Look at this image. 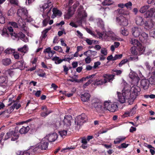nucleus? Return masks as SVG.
Returning a JSON list of instances; mask_svg holds the SVG:
<instances>
[{
	"label": "nucleus",
	"mask_w": 155,
	"mask_h": 155,
	"mask_svg": "<svg viewBox=\"0 0 155 155\" xmlns=\"http://www.w3.org/2000/svg\"><path fill=\"white\" fill-rule=\"evenodd\" d=\"M74 11H72L71 8H70L68 11L67 13L64 15V18H65L69 19L74 14Z\"/></svg>",
	"instance_id": "obj_24"
},
{
	"label": "nucleus",
	"mask_w": 155,
	"mask_h": 155,
	"mask_svg": "<svg viewBox=\"0 0 155 155\" xmlns=\"http://www.w3.org/2000/svg\"><path fill=\"white\" fill-rule=\"evenodd\" d=\"M128 61L127 59H125L122 60L120 63L119 64V66L121 67L122 65L126 63Z\"/></svg>",
	"instance_id": "obj_56"
},
{
	"label": "nucleus",
	"mask_w": 155,
	"mask_h": 155,
	"mask_svg": "<svg viewBox=\"0 0 155 155\" xmlns=\"http://www.w3.org/2000/svg\"><path fill=\"white\" fill-rule=\"evenodd\" d=\"M28 49L27 47L25 45L23 47L18 48V51L24 53H26L28 51Z\"/></svg>",
	"instance_id": "obj_37"
},
{
	"label": "nucleus",
	"mask_w": 155,
	"mask_h": 155,
	"mask_svg": "<svg viewBox=\"0 0 155 155\" xmlns=\"http://www.w3.org/2000/svg\"><path fill=\"white\" fill-rule=\"evenodd\" d=\"M130 43L136 47H137L140 44L137 40L134 38H132L130 41Z\"/></svg>",
	"instance_id": "obj_32"
},
{
	"label": "nucleus",
	"mask_w": 155,
	"mask_h": 155,
	"mask_svg": "<svg viewBox=\"0 0 155 155\" xmlns=\"http://www.w3.org/2000/svg\"><path fill=\"white\" fill-rule=\"evenodd\" d=\"M121 33L124 35H127L128 34V32L125 28H123L121 31Z\"/></svg>",
	"instance_id": "obj_44"
},
{
	"label": "nucleus",
	"mask_w": 155,
	"mask_h": 155,
	"mask_svg": "<svg viewBox=\"0 0 155 155\" xmlns=\"http://www.w3.org/2000/svg\"><path fill=\"white\" fill-rule=\"evenodd\" d=\"M9 24L14 28H18V24L15 22L13 21L10 22H9Z\"/></svg>",
	"instance_id": "obj_58"
},
{
	"label": "nucleus",
	"mask_w": 155,
	"mask_h": 155,
	"mask_svg": "<svg viewBox=\"0 0 155 155\" xmlns=\"http://www.w3.org/2000/svg\"><path fill=\"white\" fill-rule=\"evenodd\" d=\"M102 4L104 5H111L113 2L110 0H103L101 1Z\"/></svg>",
	"instance_id": "obj_40"
},
{
	"label": "nucleus",
	"mask_w": 155,
	"mask_h": 155,
	"mask_svg": "<svg viewBox=\"0 0 155 155\" xmlns=\"http://www.w3.org/2000/svg\"><path fill=\"white\" fill-rule=\"evenodd\" d=\"M73 120L71 115L65 116L63 120L64 128L68 130L70 128V126L71 125V122L73 121Z\"/></svg>",
	"instance_id": "obj_3"
},
{
	"label": "nucleus",
	"mask_w": 155,
	"mask_h": 155,
	"mask_svg": "<svg viewBox=\"0 0 155 155\" xmlns=\"http://www.w3.org/2000/svg\"><path fill=\"white\" fill-rule=\"evenodd\" d=\"M30 129L29 127L28 126L26 127L23 126L22 128L18 130V133L21 134H25L27 133Z\"/></svg>",
	"instance_id": "obj_25"
},
{
	"label": "nucleus",
	"mask_w": 155,
	"mask_h": 155,
	"mask_svg": "<svg viewBox=\"0 0 155 155\" xmlns=\"http://www.w3.org/2000/svg\"><path fill=\"white\" fill-rule=\"evenodd\" d=\"M12 136H13L15 137H12L11 139V140L15 141L18 139L19 134L18 133V128L17 126L15 127L14 130L10 129L9 130V131L7 133L6 135L5 136V140H6Z\"/></svg>",
	"instance_id": "obj_1"
},
{
	"label": "nucleus",
	"mask_w": 155,
	"mask_h": 155,
	"mask_svg": "<svg viewBox=\"0 0 155 155\" xmlns=\"http://www.w3.org/2000/svg\"><path fill=\"white\" fill-rule=\"evenodd\" d=\"M6 81V78L5 77H0V83H3L5 82Z\"/></svg>",
	"instance_id": "obj_64"
},
{
	"label": "nucleus",
	"mask_w": 155,
	"mask_h": 155,
	"mask_svg": "<svg viewBox=\"0 0 155 155\" xmlns=\"http://www.w3.org/2000/svg\"><path fill=\"white\" fill-rule=\"evenodd\" d=\"M155 25V22L153 21L152 20L150 21H148L145 24V26L148 27L149 28H152Z\"/></svg>",
	"instance_id": "obj_31"
},
{
	"label": "nucleus",
	"mask_w": 155,
	"mask_h": 155,
	"mask_svg": "<svg viewBox=\"0 0 155 155\" xmlns=\"http://www.w3.org/2000/svg\"><path fill=\"white\" fill-rule=\"evenodd\" d=\"M144 97L145 98H155V95L153 94L150 95H146L144 96Z\"/></svg>",
	"instance_id": "obj_63"
},
{
	"label": "nucleus",
	"mask_w": 155,
	"mask_h": 155,
	"mask_svg": "<svg viewBox=\"0 0 155 155\" xmlns=\"http://www.w3.org/2000/svg\"><path fill=\"white\" fill-rule=\"evenodd\" d=\"M155 11L154 8H151L144 14L145 18H147L152 17Z\"/></svg>",
	"instance_id": "obj_20"
},
{
	"label": "nucleus",
	"mask_w": 155,
	"mask_h": 155,
	"mask_svg": "<svg viewBox=\"0 0 155 155\" xmlns=\"http://www.w3.org/2000/svg\"><path fill=\"white\" fill-rule=\"evenodd\" d=\"M3 64L5 66H8L11 63V61L10 58H5L3 59L2 61Z\"/></svg>",
	"instance_id": "obj_30"
},
{
	"label": "nucleus",
	"mask_w": 155,
	"mask_h": 155,
	"mask_svg": "<svg viewBox=\"0 0 155 155\" xmlns=\"http://www.w3.org/2000/svg\"><path fill=\"white\" fill-rule=\"evenodd\" d=\"M96 110L103 108L104 110H108L110 112H114L119 110L118 107H95Z\"/></svg>",
	"instance_id": "obj_17"
},
{
	"label": "nucleus",
	"mask_w": 155,
	"mask_h": 155,
	"mask_svg": "<svg viewBox=\"0 0 155 155\" xmlns=\"http://www.w3.org/2000/svg\"><path fill=\"white\" fill-rule=\"evenodd\" d=\"M101 54L104 55H107V49L104 48H103L101 49Z\"/></svg>",
	"instance_id": "obj_52"
},
{
	"label": "nucleus",
	"mask_w": 155,
	"mask_h": 155,
	"mask_svg": "<svg viewBox=\"0 0 155 155\" xmlns=\"http://www.w3.org/2000/svg\"><path fill=\"white\" fill-rule=\"evenodd\" d=\"M41 110H43L40 114L41 116L42 117H45L47 116L49 114L52 112L51 110H49L47 107H42Z\"/></svg>",
	"instance_id": "obj_18"
},
{
	"label": "nucleus",
	"mask_w": 155,
	"mask_h": 155,
	"mask_svg": "<svg viewBox=\"0 0 155 155\" xmlns=\"http://www.w3.org/2000/svg\"><path fill=\"white\" fill-rule=\"evenodd\" d=\"M61 122L59 121H57L55 124V128L56 129H57L59 128L61 126Z\"/></svg>",
	"instance_id": "obj_57"
},
{
	"label": "nucleus",
	"mask_w": 155,
	"mask_h": 155,
	"mask_svg": "<svg viewBox=\"0 0 155 155\" xmlns=\"http://www.w3.org/2000/svg\"><path fill=\"white\" fill-rule=\"evenodd\" d=\"M149 7V6L148 5L143 6L140 8L139 11L140 12L142 13H144L147 11V10Z\"/></svg>",
	"instance_id": "obj_38"
},
{
	"label": "nucleus",
	"mask_w": 155,
	"mask_h": 155,
	"mask_svg": "<svg viewBox=\"0 0 155 155\" xmlns=\"http://www.w3.org/2000/svg\"><path fill=\"white\" fill-rule=\"evenodd\" d=\"M17 14L19 17L27 19L28 12L27 11L25 8H20L18 10Z\"/></svg>",
	"instance_id": "obj_7"
},
{
	"label": "nucleus",
	"mask_w": 155,
	"mask_h": 155,
	"mask_svg": "<svg viewBox=\"0 0 155 155\" xmlns=\"http://www.w3.org/2000/svg\"><path fill=\"white\" fill-rule=\"evenodd\" d=\"M15 13L14 9L13 8H11L8 12V15L9 16L13 15Z\"/></svg>",
	"instance_id": "obj_49"
},
{
	"label": "nucleus",
	"mask_w": 155,
	"mask_h": 155,
	"mask_svg": "<svg viewBox=\"0 0 155 155\" xmlns=\"http://www.w3.org/2000/svg\"><path fill=\"white\" fill-rule=\"evenodd\" d=\"M122 95L124 96L126 98V99H128L130 98L131 99V94L130 91L129 90H126L123 91Z\"/></svg>",
	"instance_id": "obj_23"
},
{
	"label": "nucleus",
	"mask_w": 155,
	"mask_h": 155,
	"mask_svg": "<svg viewBox=\"0 0 155 155\" xmlns=\"http://www.w3.org/2000/svg\"><path fill=\"white\" fill-rule=\"evenodd\" d=\"M122 54H116L114 57L113 60L114 61L121 58L122 57Z\"/></svg>",
	"instance_id": "obj_53"
},
{
	"label": "nucleus",
	"mask_w": 155,
	"mask_h": 155,
	"mask_svg": "<svg viewBox=\"0 0 155 155\" xmlns=\"http://www.w3.org/2000/svg\"><path fill=\"white\" fill-rule=\"evenodd\" d=\"M46 138L43 139L38 144V147L41 150H46L48 148V143Z\"/></svg>",
	"instance_id": "obj_12"
},
{
	"label": "nucleus",
	"mask_w": 155,
	"mask_h": 155,
	"mask_svg": "<svg viewBox=\"0 0 155 155\" xmlns=\"http://www.w3.org/2000/svg\"><path fill=\"white\" fill-rule=\"evenodd\" d=\"M126 138V137H120V138H117L114 141V143L116 144L120 143L121 142L124 141Z\"/></svg>",
	"instance_id": "obj_34"
},
{
	"label": "nucleus",
	"mask_w": 155,
	"mask_h": 155,
	"mask_svg": "<svg viewBox=\"0 0 155 155\" xmlns=\"http://www.w3.org/2000/svg\"><path fill=\"white\" fill-rule=\"evenodd\" d=\"M137 49L140 52V54H143L145 50V48L140 43V45L137 47Z\"/></svg>",
	"instance_id": "obj_33"
},
{
	"label": "nucleus",
	"mask_w": 155,
	"mask_h": 155,
	"mask_svg": "<svg viewBox=\"0 0 155 155\" xmlns=\"http://www.w3.org/2000/svg\"><path fill=\"white\" fill-rule=\"evenodd\" d=\"M54 50L57 51L59 52H62L63 50L61 48L60 46H54L53 48Z\"/></svg>",
	"instance_id": "obj_47"
},
{
	"label": "nucleus",
	"mask_w": 155,
	"mask_h": 155,
	"mask_svg": "<svg viewBox=\"0 0 155 155\" xmlns=\"http://www.w3.org/2000/svg\"><path fill=\"white\" fill-rule=\"evenodd\" d=\"M130 51L131 53L134 55H136L138 54L136 47L134 46L131 47L130 49Z\"/></svg>",
	"instance_id": "obj_41"
},
{
	"label": "nucleus",
	"mask_w": 155,
	"mask_h": 155,
	"mask_svg": "<svg viewBox=\"0 0 155 155\" xmlns=\"http://www.w3.org/2000/svg\"><path fill=\"white\" fill-rule=\"evenodd\" d=\"M106 83V81L105 79H96L94 81V84L95 86L98 85H101Z\"/></svg>",
	"instance_id": "obj_27"
},
{
	"label": "nucleus",
	"mask_w": 155,
	"mask_h": 155,
	"mask_svg": "<svg viewBox=\"0 0 155 155\" xmlns=\"http://www.w3.org/2000/svg\"><path fill=\"white\" fill-rule=\"evenodd\" d=\"M20 107H9V108L7 110H6L7 114L11 113L13 111L15 108L16 110H18Z\"/></svg>",
	"instance_id": "obj_43"
},
{
	"label": "nucleus",
	"mask_w": 155,
	"mask_h": 155,
	"mask_svg": "<svg viewBox=\"0 0 155 155\" xmlns=\"http://www.w3.org/2000/svg\"><path fill=\"white\" fill-rule=\"evenodd\" d=\"M142 32V28L140 27L137 26L133 28L132 32L133 35L135 37H138Z\"/></svg>",
	"instance_id": "obj_8"
},
{
	"label": "nucleus",
	"mask_w": 155,
	"mask_h": 155,
	"mask_svg": "<svg viewBox=\"0 0 155 155\" xmlns=\"http://www.w3.org/2000/svg\"><path fill=\"white\" fill-rule=\"evenodd\" d=\"M126 99V98L122 95V97H119V101L121 103H123L125 102V100Z\"/></svg>",
	"instance_id": "obj_55"
},
{
	"label": "nucleus",
	"mask_w": 155,
	"mask_h": 155,
	"mask_svg": "<svg viewBox=\"0 0 155 155\" xmlns=\"http://www.w3.org/2000/svg\"><path fill=\"white\" fill-rule=\"evenodd\" d=\"M51 28V27H50L46 29L45 30H44L42 32V34L41 36L42 38H45L47 36V33L50 30Z\"/></svg>",
	"instance_id": "obj_35"
},
{
	"label": "nucleus",
	"mask_w": 155,
	"mask_h": 155,
	"mask_svg": "<svg viewBox=\"0 0 155 155\" xmlns=\"http://www.w3.org/2000/svg\"><path fill=\"white\" fill-rule=\"evenodd\" d=\"M97 54V52L91 50H88L84 53V55L85 56L91 57L92 55L95 56Z\"/></svg>",
	"instance_id": "obj_28"
},
{
	"label": "nucleus",
	"mask_w": 155,
	"mask_h": 155,
	"mask_svg": "<svg viewBox=\"0 0 155 155\" xmlns=\"http://www.w3.org/2000/svg\"><path fill=\"white\" fill-rule=\"evenodd\" d=\"M77 118L78 121L77 125L80 126H81L84 123L86 122L87 120V117L84 113H82L81 115L78 116Z\"/></svg>",
	"instance_id": "obj_6"
},
{
	"label": "nucleus",
	"mask_w": 155,
	"mask_h": 155,
	"mask_svg": "<svg viewBox=\"0 0 155 155\" xmlns=\"http://www.w3.org/2000/svg\"><path fill=\"white\" fill-rule=\"evenodd\" d=\"M7 74H8L11 76H12L14 74V72L12 69L8 70L6 72Z\"/></svg>",
	"instance_id": "obj_48"
},
{
	"label": "nucleus",
	"mask_w": 155,
	"mask_h": 155,
	"mask_svg": "<svg viewBox=\"0 0 155 155\" xmlns=\"http://www.w3.org/2000/svg\"><path fill=\"white\" fill-rule=\"evenodd\" d=\"M24 61L23 60L19 61L14 64V66L16 68H18L20 70H22L25 67V64H24Z\"/></svg>",
	"instance_id": "obj_16"
},
{
	"label": "nucleus",
	"mask_w": 155,
	"mask_h": 155,
	"mask_svg": "<svg viewBox=\"0 0 155 155\" xmlns=\"http://www.w3.org/2000/svg\"><path fill=\"white\" fill-rule=\"evenodd\" d=\"M52 3L51 2L48 1L46 3H45L41 8V11L43 12V14L45 15H47V13L48 11L50 10V13L51 14V9L52 8Z\"/></svg>",
	"instance_id": "obj_5"
},
{
	"label": "nucleus",
	"mask_w": 155,
	"mask_h": 155,
	"mask_svg": "<svg viewBox=\"0 0 155 155\" xmlns=\"http://www.w3.org/2000/svg\"><path fill=\"white\" fill-rule=\"evenodd\" d=\"M5 22V19L4 17L2 16V13L1 12L0 13V23L3 24Z\"/></svg>",
	"instance_id": "obj_51"
},
{
	"label": "nucleus",
	"mask_w": 155,
	"mask_h": 155,
	"mask_svg": "<svg viewBox=\"0 0 155 155\" xmlns=\"http://www.w3.org/2000/svg\"><path fill=\"white\" fill-rule=\"evenodd\" d=\"M4 51L6 54H11L14 53L15 50L10 48H8Z\"/></svg>",
	"instance_id": "obj_42"
},
{
	"label": "nucleus",
	"mask_w": 155,
	"mask_h": 155,
	"mask_svg": "<svg viewBox=\"0 0 155 155\" xmlns=\"http://www.w3.org/2000/svg\"><path fill=\"white\" fill-rule=\"evenodd\" d=\"M53 14L51 18H54L57 16H61L62 14L61 12L55 8H53L52 9Z\"/></svg>",
	"instance_id": "obj_19"
},
{
	"label": "nucleus",
	"mask_w": 155,
	"mask_h": 155,
	"mask_svg": "<svg viewBox=\"0 0 155 155\" xmlns=\"http://www.w3.org/2000/svg\"><path fill=\"white\" fill-rule=\"evenodd\" d=\"M87 16V14L85 11L82 9H79L77 11V14L76 16L77 22L81 23L84 21Z\"/></svg>",
	"instance_id": "obj_2"
},
{
	"label": "nucleus",
	"mask_w": 155,
	"mask_h": 155,
	"mask_svg": "<svg viewBox=\"0 0 155 155\" xmlns=\"http://www.w3.org/2000/svg\"><path fill=\"white\" fill-rule=\"evenodd\" d=\"M6 114H7V112L6 110L0 112V116H1V117H5L6 116Z\"/></svg>",
	"instance_id": "obj_61"
},
{
	"label": "nucleus",
	"mask_w": 155,
	"mask_h": 155,
	"mask_svg": "<svg viewBox=\"0 0 155 155\" xmlns=\"http://www.w3.org/2000/svg\"><path fill=\"white\" fill-rule=\"evenodd\" d=\"M116 21L120 25L124 26H127L128 24V20L123 16L117 17Z\"/></svg>",
	"instance_id": "obj_9"
},
{
	"label": "nucleus",
	"mask_w": 155,
	"mask_h": 155,
	"mask_svg": "<svg viewBox=\"0 0 155 155\" xmlns=\"http://www.w3.org/2000/svg\"><path fill=\"white\" fill-rule=\"evenodd\" d=\"M115 75L112 74L109 75L107 74H104L103 76L104 79H105L106 83L107 81L110 82L111 81H112L114 78Z\"/></svg>",
	"instance_id": "obj_26"
},
{
	"label": "nucleus",
	"mask_w": 155,
	"mask_h": 155,
	"mask_svg": "<svg viewBox=\"0 0 155 155\" xmlns=\"http://www.w3.org/2000/svg\"><path fill=\"white\" fill-rule=\"evenodd\" d=\"M136 24L138 25H142L144 24L143 19L142 17L140 16L137 17L135 19Z\"/></svg>",
	"instance_id": "obj_29"
},
{
	"label": "nucleus",
	"mask_w": 155,
	"mask_h": 155,
	"mask_svg": "<svg viewBox=\"0 0 155 155\" xmlns=\"http://www.w3.org/2000/svg\"><path fill=\"white\" fill-rule=\"evenodd\" d=\"M52 60L53 61H54L55 63L56 64H59L63 61L62 59H60L59 57L57 56L53 58L52 59Z\"/></svg>",
	"instance_id": "obj_36"
},
{
	"label": "nucleus",
	"mask_w": 155,
	"mask_h": 155,
	"mask_svg": "<svg viewBox=\"0 0 155 155\" xmlns=\"http://www.w3.org/2000/svg\"><path fill=\"white\" fill-rule=\"evenodd\" d=\"M67 130H68L66 129V130H63L60 131L59 132V133L61 136L63 137V136L67 135Z\"/></svg>",
	"instance_id": "obj_46"
},
{
	"label": "nucleus",
	"mask_w": 155,
	"mask_h": 155,
	"mask_svg": "<svg viewBox=\"0 0 155 155\" xmlns=\"http://www.w3.org/2000/svg\"><path fill=\"white\" fill-rule=\"evenodd\" d=\"M140 88L138 86L134 85L131 88L130 91L131 94V99H135L140 94Z\"/></svg>",
	"instance_id": "obj_4"
},
{
	"label": "nucleus",
	"mask_w": 155,
	"mask_h": 155,
	"mask_svg": "<svg viewBox=\"0 0 155 155\" xmlns=\"http://www.w3.org/2000/svg\"><path fill=\"white\" fill-rule=\"evenodd\" d=\"M11 35L12 38H25V35L22 32H20L18 34L14 33H11Z\"/></svg>",
	"instance_id": "obj_22"
},
{
	"label": "nucleus",
	"mask_w": 155,
	"mask_h": 155,
	"mask_svg": "<svg viewBox=\"0 0 155 155\" xmlns=\"http://www.w3.org/2000/svg\"><path fill=\"white\" fill-rule=\"evenodd\" d=\"M90 97V95L87 92L82 94L81 96V101L84 102L87 101L89 100Z\"/></svg>",
	"instance_id": "obj_21"
},
{
	"label": "nucleus",
	"mask_w": 155,
	"mask_h": 155,
	"mask_svg": "<svg viewBox=\"0 0 155 155\" xmlns=\"http://www.w3.org/2000/svg\"><path fill=\"white\" fill-rule=\"evenodd\" d=\"M18 155H30V153L27 150L20 151Z\"/></svg>",
	"instance_id": "obj_45"
},
{
	"label": "nucleus",
	"mask_w": 155,
	"mask_h": 155,
	"mask_svg": "<svg viewBox=\"0 0 155 155\" xmlns=\"http://www.w3.org/2000/svg\"><path fill=\"white\" fill-rule=\"evenodd\" d=\"M140 85L141 87L143 89H147L149 85V82L146 79H143L140 81Z\"/></svg>",
	"instance_id": "obj_15"
},
{
	"label": "nucleus",
	"mask_w": 155,
	"mask_h": 155,
	"mask_svg": "<svg viewBox=\"0 0 155 155\" xmlns=\"http://www.w3.org/2000/svg\"><path fill=\"white\" fill-rule=\"evenodd\" d=\"M22 18L19 17V19L17 20V22L19 25V28L20 30L24 32H27L28 30V28L25 25L24 23L23 22Z\"/></svg>",
	"instance_id": "obj_10"
},
{
	"label": "nucleus",
	"mask_w": 155,
	"mask_h": 155,
	"mask_svg": "<svg viewBox=\"0 0 155 155\" xmlns=\"http://www.w3.org/2000/svg\"><path fill=\"white\" fill-rule=\"evenodd\" d=\"M118 12L119 14L124 15H128L129 14V12L128 11H125L122 8L119 9Z\"/></svg>",
	"instance_id": "obj_39"
},
{
	"label": "nucleus",
	"mask_w": 155,
	"mask_h": 155,
	"mask_svg": "<svg viewBox=\"0 0 155 155\" xmlns=\"http://www.w3.org/2000/svg\"><path fill=\"white\" fill-rule=\"evenodd\" d=\"M46 13H47V12ZM51 15V13H50V10L47 13V15H45L44 14H43L42 15L43 17L45 18L44 20L43 21V26H45L47 25L48 23V21L50 19V15Z\"/></svg>",
	"instance_id": "obj_13"
},
{
	"label": "nucleus",
	"mask_w": 155,
	"mask_h": 155,
	"mask_svg": "<svg viewBox=\"0 0 155 155\" xmlns=\"http://www.w3.org/2000/svg\"><path fill=\"white\" fill-rule=\"evenodd\" d=\"M132 5V4L130 2H129L128 3L124 4V6L126 7L127 8H130Z\"/></svg>",
	"instance_id": "obj_62"
},
{
	"label": "nucleus",
	"mask_w": 155,
	"mask_h": 155,
	"mask_svg": "<svg viewBox=\"0 0 155 155\" xmlns=\"http://www.w3.org/2000/svg\"><path fill=\"white\" fill-rule=\"evenodd\" d=\"M136 108L135 107H133L131 110L130 111V115L131 116H132L136 112Z\"/></svg>",
	"instance_id": "obj_60"
},
{
	"label": "nucleus",
	"mask_w": 155,
	"mask_h": 155,
	"mask_svg": "<svg viewBox=\"0 0 155 155\" xmlns=\"http://www.w3.org/2000/svg\"><path fill=\"white\" fill-rule=\"evenodd\" d=\"M104 105L105 107H108L110 105L112 106V103L110 101H106L104 102Z\"/></svg>",
	"instance_id": "obj_50"
},
{
	"label": "nucleus",
	"mask_w": 155,
	"mask_h": 155,
	"mask_svg": "<svg viewBox=\"0 0 155 155\" xmlns=\"http://www.w3.org/2000/svg\"><path fill=\"white\" fill-rule=\"evenodd\" d=\"M140 35L143 37L144 39H146L148 37V35L145 32H143L142 31V33H141Z\"/></svg>",
	"instance_id": "obj_59"
},
{
	"label": "nucleus",
	"mask_w": 155,
	"mask_h": 155,
	"mask_svg": "<svg viewBox=\"0 0 155 155\" xmlns=\"http://www.w3.org/2000/svg\"><path fill=\"white\" fill-rule=\"evenodd\" d=\"M129 76L132 79V81L133 84H136L138 83L139 78L137 74L135 72L131 71L129 73Z\"/></svg>",
	"instance_id": "obj_11"
},
{
	"label": "nucleus",
	"mask_w": 155,
	"mask_h": 155,
	"mask_svg": "<svg viewBox=\"0 0 155 155\" xmlns=\"http://www.w3.org/2000/svg\"><path fill=\"white\" fill-rule=\"evenodd\" d=\"M58 135L56 133L49 134L47 136V141L49 142H54L57 138Z\"/></svg>",
	"instance_id": "obj_14"
},
{
	"label": "nucleus",
	"mask_w": 155,
	"mask_h": 155,
	"mask_svg": "<svg viewBox=\"0 0 155 155\" xmlns=\"http://www.w3.org/2000/svg\"><path fill=\"white\" fill-rule=\"evenodd\" d=\"M10 3L13 5H18L19 3L18 0H9Z\"/></svg>",
	"instance_id": "obj_54"
}]
</instances>
